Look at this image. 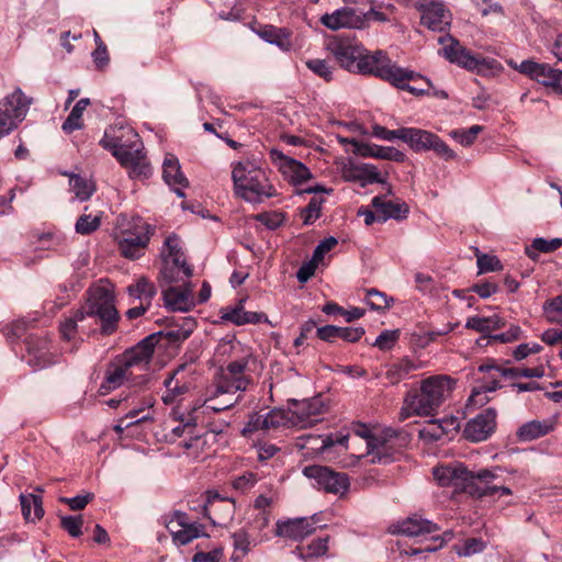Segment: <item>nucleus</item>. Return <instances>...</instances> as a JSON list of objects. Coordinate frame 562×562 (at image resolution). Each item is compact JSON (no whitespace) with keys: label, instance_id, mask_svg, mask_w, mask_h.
Listing matches in <instances>:
<instances>
[{"label":"nucleus","instance_id":"64","mask_svg":"<svg viewBox=\"0 0 562 562\" xmlns=\"http://www.w3.org/2000/svg\"><path fill=\"white\" fill-rule=\"evenodd\" d=\"M306 67L313 71L315 75L325 79L326 81H330L333 79V70L328 63L324 59H310L306 61Z\"/></svg>","mask_w":562,"mask_h":562},{"label":"nucleus","instance_id":"25","mask_svg":"<svg viewBox=\"0 0 562 562\" xmlns=\"http://www.w3.org/2000/svg\"><path fill=\"white\" fill-rule=\"evenodd\" d=\"M157 341L158 338L155 334L147 336L146 338L140 340L135 347L127 350L123 355L122 360L133 371L134 369H138L140 371L146 370L149 360L153 357Z\"/></svg>","mask_w":562,"mask_h":562},{"label":"nucleus","instance_id":"21","mask_svg":"<svg viewBox=\"0 0 562 562\" xmlns=\"http://www.w3.org/2000/svg\"><path fill=\"white\" fill-rule=\"evenodd\" d=\"M422 13L420 23L432 32H445L451 23V14L441 2L423 0L416 4Z\"/></svg>","mask_w":562,"mask_h":562},{"label":"nucleus","instance_id":"48","mask_svg":"<svg viewBox=\"0 0 562 562\" xmlns=\"http://www.w3.org/2000/svg\"><path fill=\"white\" fill-rule=\"evenodd\" d=\"M130 296L147 303L150 306L151 300L157 293L156 286L147 278H139L134 284L127 286Z\"/></svg>","mask_w":562,"mask_h":562},{"label":"nucleus","instance_id":"47","mask_svg":"<svg viewBox=\"0 0 562 562\" xmlns=\"http://www.w3.org/2000/svg\"><path fill=\"white\" fill-rule=\"evenodd\" d=\"M419 367L408 358H403L400 361L392 363L387 367L385 378L391 384H397L406 379L411 372L417 370Z\"/></svg>","mask_w":562,"mask_h":562},{"label":"nucleus","instance_id":"4","mask_svg":"<svg viewBox=\"0 0 562 562\" xmlns=\"http://www.w3.org/2000/svg\"><path fill=\"white\" fill-rule=\"evenodd\" d=\"M125 134L128 137V144L122 143L117 137L111 136L106 131L100 140V145L104 149L110 150L123 167L128 168L131 178H148L150 167L142 151V142L138 135L131 128H128Z\"/></svg>","mask_w":562,"mask_h":562},{"label":"nucleus","instance_id":"33","mask_svg":"<svg viewBox=\"0 0 562 562\" xmlns=\"http://www.w3.org/2000/svg\"><path fill=\"white\" fill-rule=\"evenodd\" d=\"M371 205L376 211L378 222H386L390 218H406L409 211L406 203L393 202L382 196H374L371 201Z\"/></svg>","mask_w":562,"mask_h":562},{"label":"nucleus","instance_id":"55","mask_svg":"<svg viewBox=\"0 0 562 562\" xmlns=\"http://www.w3.org/2000/svg\"><path fill=\"white\" fill-rule=\"evenodd\" d=\"M241 350V344L235 338L222 339L216 347L215 355L220 360L237 356Z\"/></svg>","mask_w":562,"mask_h":562},{"label":"nucleus","instance_id":"2","mask_svg":"<svg viewBox=\"0 0 562 562\" xmlns=\"http://www.w3.org/2000/svg\"><path fill=\"white\" fill-rule=\"evenodd\" d=\"M456 384L457 381L447 374H436L422 380L419 390L405 396L401 417L432 415L451 396Z\"/></svg>","mask_w":562,"mask_h":562},{"label":"nucleus","instance_id":"57","mask_svg":"<svg viewBox=\"0 0 562 562\" xmlns=\"http://www.w3.org/2000/svg\"><path fill=\"white\" fill-rule=\"evenodd\" d=\"M400 338V330L397 329H385L383 330L372 342V346L379 348L382 351L391 350Z\"/></svg>","mask_w":562,"mask_h":562},{"label":"nucleus","instance_id":"9","mask_svg":"<svg viewBox=\"0 0 562 562\" xmlns=\"http://www.w3.org/2000/svg\"><path fill=\"white\" fill-rule=\"evenodd\" d=\"M249 358V355L243 356L231 361L225 368H221L215 381L214 394L235 395L237 392L247 390L250 378L246 375L245 371L248 367Z\"/></svg>","mask_w":562,"mask_h":562},{"label":"nucleus","instance_id":"62","mask_svg":"<svg viewBox=\"0 0 562 562\" xmlns=\"http://www.w3.org/2000/svg\"><path fill=\"white\" fill-rule=\"evenodd\" d=\"M100 217L91 215H81L76 223V232L81 235H88L97 231L100 226Z\"/></svg>","mask_w":562,"mask_h":562},{"label":"nucleus","instance_id":"20","mask_svg":"<svg viewBox=\"0 0 562 562\" xmlns=\"http://www.w3.org/2000/svg\"><path fill=\"white\" fill-rule=\"evenodd\" d=\"M322 25L330 31H338L341 29H364L367 26V15L362 12L350 8L344 7L335 10L331 13H325L319 18Z\"/></svg>","mask_w":562,"mask_h":562},{"label":"nucleus","instance_id":"60","mask_svg":"<svg viewBox=\"0 0 562 562\" xmlns=\"http://www.w3.org/2000/svg\"><path fill=\"white\" fill-rule=\"evenodd\" d=\"M476 265L479 273L499 271L503 268L496 256L485 254H476Z\"/></svg>","mask_w":562,"mask_h":562},{"label":"nucleus","instance_id":"40","mask_svg":"<svg viewBox=\"0 0 562 562\" xmlns=\"http://www.w3.org/2000/svg\"><path fill=\"white\" fill-rule=\"evenodd\" d=\"M438 530L439 528L432 521L413 516L403 520L397 526L396 532L408 537H417L424 533H432Z\"/></svg>","mask_w":562,"mask_h":562},{"label":"nucleus","instance_id":"5","mask_svg":"<svg viewBox=\"0 0 562 562\" xmlns=\"http://www.w3.org/2000/svg\"><path fill=\"white\" fill-rule=\"evenodd\" d=\"M88 300L80 310L88 319L97 318L100 322V330L104 336L112 335L120 319L119 312L114 305V294L109 285H94L88 291Z\"/></svg>","mask_w":562,"mask_h":562},{"label":"nucleus","instance_id":"61","mask_svg":"<svg viewBox=\"0 0 562 562\" xmlns=\"http://www.w3.org/2000/svg\"><path fill=\"white\" fill-rule=\"evenodd\" d=\"M256 221L263 224L269 229H277L284 222V214L282 212H262L255 216Z\"/></svg>","mask_w":562,"mask_h":562},{"label":"nucleus","instance_id":"28","mask_svg":"<svg viewBox=\"0 0 562 562\" xmlns=\"http://www.w3.org/2000/svg\"><path fill=\"white\" fill-rule=\"evenodd\" d=\"M460 420L449 416L441 419H431L419 430V436L430 441L441 440L458 432Z\"/></svg>","mask_w":562,"mask_h":562},{"label":"nucleus","instance_id":"51","mask_svg":"<svg viewBox=\"0 0 562 562\" xmlns=\"http://www.w3.org/2000/svg\"><path fill=\"white\" fill-rule=\"evenodd\" d=\"M69 186L71 192H74L75 196L81 202L89 200L95 191L93 181L77 175L70 176Z\"/></svg>","mask_w":562,"mask_h":562},{"label":"nucleus","instance_id":"17","mask_svg":"<svg viewBox=\"0 0 562 562\" xmlns=\"http://www.w3.org/2000/svg\"><path fill=\"white\" fill-rule=\"evenodd\" d=\"M179 283L181 284L161 283V285H168L162 290L164 304L172 312H189L196 305L193 296V284L190 280H183Z\"/></svg>","mask_w":562,"mask_h":562},{"label":"nucleus","instance_id":"23","mask_svg":"<svg viewBox=\"0 0 562 562\" xmlns=\"http://www.w3.org/2000/svg\"><path fill=\"white\" fill-rule=\"evenodd\" d=\"M316 531L314 517L290 518L286 520H278L276 524V536L290 539L293 541H302L306 537Z\"/></svg>","mask_w":562,"mask_h":562},{"label":"nucleus","instance_id":"13","mask_svg":"<svg viewBox=\"0 0 562 562\" xmlns=\"http://www.w3.org/2000/svg\"><path fill=\"white\" fill-rule=\"evenodd\" d=\"M515 69L557 93L562 91V70L555 69L549 64L528 59L515 66Z\"/></svg>","mask_w":562,"mask_h":562},{"label":"nucleus","instance_id":"30","mask_svg":"<svg viewBox=\"0 0 562 562\" xmlns=\"http://www.w3.org/2000/svg\"><path fill=\"white\" fill-rule=\"evenodd\" d=\"M288 422L285 413L281 409H272L266 414L255 413L249 417L247 425L243 429V434L270 430L284 426Z\"/></svg>","mask_w":562,"mask_h":562},{"label":"nucleus","instance_id":"29","mask_svg":"<svg viewBox=\"0 0 562 562\" xmlns=\"http://www.w3.org/2000/svg\"><path fill=\"white\" fill-rule=\"evenodd\" d=\"M497 479L496 470L472 472V482L469 483L467 493L479 498L495 495L498 493V485L493 482Z\"/></svg>","mask_w":562,"mask_h":562},{"label":"nucleus","instance_id":"15","mask_svg":"<svg viewBox=\"0 0 562 562\" xmlns=\"http://www.w3.org/2000/svg\"><path fill=\"white\" fill-rule=\"evenodd\" d=\"M432 475L440 486L452 487L454 492L467 493L468 485L472 482V471L461 462L436 467Z\"/></svg>","mask_w":562,"mask_h":562},{"label":"nucleus","instance_id":"27","mask_svg":"<svg viewBox=\"0 0 562 562\" xmlns=\"http://www.w3.org/2000/svg\"><path fill=\"white\" fill-rule=\"evenodd\" d=\"M338 140L340 144H351L353 146V153L360 156L390 159L394 161H403L405 158V155L394 147L362 144L356 139H349L341 136L338 137Z\"/></svg>","mask_w":562,"mask_h":562},{"label":"nucleus","instance_id":"56","mask_svg":"<svg viewBox=\"0 0 562 562\" xmlns=\"http://www.w3.org/2000/svg\"><path fill=\"white\" fill-rule=\"evenodd\" d=\"M322 204L323 199L314 196L302 210L301 218L305 225L313 224L321 216Z\"/></svg>","mask_w":562,"mask_h":562},{"label":"nucleus","instance_id":"22","mask_svg":"<svg viewBox=\"0 0 562 562\" xmlns=\"http://www.w3.org/2000/svg\"><path fill=\"white\" fill-rule=\"evenodd\" d=\"M175 543L186 546L192 540L205 536L204 528L198 522H188L187 515L176 513L167 524Z\"/></svg>","mask_w":562,"mask_h":562},{"label":"nucleus","instance_id":"32","mask_svg":"<svg viewBox=\"0 0 562 562\" xmlns=\"http://www.w3.org/2000/svg\"><path fill=\"white\" fill-rule=\"evenodd\" d=\"M355 436L366 440V451L358 457L372 456L371 462H387L390 457L384 453L385 445L378 438L371 436L370 429L363 425L358 424L352 429Z\"/></svg>","mask_w":562,"mask_h":562},{"label":"nucleus","instance_id":"8","mask_svg":"<svg viewBox=\"0 0 562 562\" xmlns=\"http://www.w3.org/2000/svg\"><path fill=\"white\" fill-rule=\"evenodd\" d=\"M32 98L24 94L21 88L0 100V138L9 135L26 117Z\"/></svg>","mask_w":562,"mask_h":562},{"label":"nucleus","instance_id":"39","mask_svg":"<svg viewBox=\"0 0 562 562\" xmlns=\"http://www.w3.org/2000/svg\"><path fill=\"white\" fill-rule=\"evenodd\" d=\"M323 413V405L319 400L304 401L295 406L293 414L296 416V424L301 427H310L318 422V416Z\"/></svg>","mask_w":562,"mask_h":562},{"label":"nucleus","instance_id":"7","mask_svg":"<svg viewBox=\"0 0 562 562\" xmlns=\"http://www.w3.org/2000/svg\"><path fill=\"white\" fill-rule=\"evenodd\" d=\"M162 267L159 280L161 283H178L190 280L192 268L187 263L186 256L176 235L166 238L161 249Z\"/></svg>","mask_w":562,"mask_h":562},{"label":"nucleus","instance_id":"1","mask_svg":"<svg viewBox=\"0 0 562 562\" xmlns=\"http://www.w3.org/2000/svg\"><path fill=\"white\" fill-rule=\"evenodd\" d=\"M356 65L352 72L373 75L416 95L426 93L430 87L428 79L413 70L396 66L382 50L371 54L364 48Z\"/></svg>","mask_w":562,"mask_h":562},{"label":"nucleus","instance_id":"59","mask_svg":"<svg viewBox=\"0 0 562 562\" xmlns=\"http://www.w3.org/2000/svg\"><path fill=\"white\" fill-rule=\"evenodd\" d=\"M259 481L257 473L254 472H245L238 476H236L232 481V486L239 491L240 493H247L250 491Z\"/></svg>","mask_w":562,"mask_h":562},{"label":"nucleus","instance_id":"37","mask_svg":"<svg viewBox=\"0 0 562 562\" xmlns=\"http://www.w3.org/2000/svg\"><path fill=\"white\" fill-rule=\"evenodd\" d=\"M244 300H240L235 307H227L222 311V319L231 322L236 326L246 324H259L268 322V316L265 313L247 312L244 310Z\"/></svg>","mask_w":562,"mask_h":562},{"label":"nucleus","instance_id":"50","mask_svg":"<svg viewBox=\"0 0 562 562\" xmlns=\"http://www.w3.org/2000/svg\"><path fill=\"white\" fill-rule=\"evenodd\" d=\"M89 104L90 100L88 98H82L75 104L68 117L63 123L61 128L65 133L70 134L82 127V114Z\"/></svg>","mask_w":562,"mask_h":562},{"label":"nucleus","instance_id":"45","mask_svg":"<svg viewBox=\"0 0 562 562\" xmlns=\"http://www.w3.org/2000/svg\"><path fill=\"white\" fill-rule=\"evenodd\" d=\"M20 502L22 507V515L25 520L36 521L44 516V508L41 496L35 494H21Z\"/></svg>","mask_w":562,"mask_h":562},{"label":"nucleus","instance_id":"12","mask_svg":"<svg viewBox=\"0 0 562 562\" xmlns=\"http://www.w3.org/2000/svg\"><path fill=\"white\" fill-rule=\"evenodd\" d=\"M479 371L483 373L481 383L472 390L469 401L473 405H484L488 398L487 392H494L501 387V378H510L512 370L509 368L496 366L494 363H485L479 367Z\"/></svg>","mask_w":562,"mask_h":562},{"label":"nucleus","instance_id":"49","mask_svg":"<svg viewBox=\"0 0 562 562\" xmlns=\"http://www.w3.org/2000/svg\"><path fill=\"white\" fill-rule=\"evenodd\" d=\"M552 430V424L550 422L531 420L524 424L517 435L522 441H531L538 439Z\"/></svg>","mask_w":562,"mask_h":562},{"label":"nucleus","instance_id":"26","mask_svg":"<svg viewBox=\"0 0 562 562\" xmlns=\"http://www.w3.org/2000/svg\"><path fill=\"white\" fill-rule=\"evenodd\" d=\"M495 427L496 412L487 408L467 424L464 434L471 441L480 442L486 440L494 432Z\"/></svg>","mask_w":562,"mask_h":562},{"label":"nucleus","instance_id":"43","mask_svg":"<svg viewBox=\"0 0 562 562\" xmlns=\"http://www.w3.org/2000/svg\"><path fill=\"white\" fill-rule=\"evenodd\" d=\"M215 393V384L207 390L206 397L203 403V408L212 412H222L233 407L237 402L239 396L231 395V394H214Z\"/></svg>","mask_w":562,"mask_h":562},{"label":"nucleus","instance_id":"38","mask_svg":"<svg viewBox=\"0 0 562 562\" xmlns=\"http://www.w3.org/2000/svg\"><path fill=\"white\" fill-rule=\"evenodd\" d=\"M271 517V513H251L244 528L250 531V535L254 537V542L261 544L270 539L269 526Z\"/></svg>","mask_w":562,"mask_h":562},{"label":"nucleus","instance_id":"18","mask_svg":"<svg viewBox=\"0 0 562 562\" xmlns=\"http://www.w3.org/2000/svg\"><path fill=\"white\" fill-rule=\"evenodd\" d=\"M439 43L443 45L441 53L450 63H454L469 70L480 71L482 67L487 66L488 61L484 58L480 59L473 56L470 50L463 47L457 40L450 35L439 38Z\"/></svg>","mask_w":562,"mask_h":562},{"label":"nucleus","instance_id":"53","mask_svg":"<svg viewBox=\"0 0 562 562\" xmlns=\"http://www.w3.org/2000/svg\"><path fill=\"white\" fill-rule=\"evenodd\" d=\"M543 311L551 323L562 326V294L546 301Z\"/></svg>","mask_w":562,"mask_h":562},{"label":"nucleus","instance_id":"44","mask_svg":"<svg viewBox=\"0 0 562 562\" xmlns=\"http://www.w3.org/2000/svg\"><path fill=\"white\" fill-rule=\"evenodd\" d=\"M233 547L235 550V554L233 555V560L236 562L237 560L243 559L247 555L252 548L259 546V542H254V537L250 535V531L246 530L244 527L238 529L232 535Z\"/></svg>","mask_w":562,"mask_h":562},{"label":"nucleus","instance_id":"35","mask_svg":"<svg viewBox=\"0 0 562 562\" xmlns=\"http://www.w3.org/2000/svg\"><path fill=\"white\" fill-rule=\"evenodd\" d=\"M184 366H180L177 370L172 371L169 376L164 381L166 387L161 396L166 405H172L182 400L183 395L189 391V384L179 374L183 372Z\"/></svg>","mask_w":562,"mask_h":562},{"label":"nucleus","instance_id":"46","mask_svg":"<svg viewBox=\"0 0 562 562\" xmlns=\"http://www.w3.org/2000/svg\"><path fill=\"white\" fill-rule=\"evenodd\" d=\"M505 322L497 315L472 316L467 319L465 327L475 331L490 335L491 331L504 327Z\"/></svg>","mask_w":562,"mask_h":562},{"label":"nucleus","instance_id":"42","mask_svg":"<svg viewBox=\"0 0 562 562\" xmlns=\"http://www.w3.org/2000/svg\"><path fill=\"white\" fill-rule=\"evenodd\" d=\"M88 321L86 314L78 310L71 316L66 317L59 325V331L63 339L67 341H74L75 345H78L83 339L80 337L79 333V323H83Z\"/></svg>","mask_w":562,"mask_h":562},{"label":"nucleus","instance_id":"11","mask_svg":"<svg viewBox=\"0 0 562 562\" xmlns=\"http://www.w3.org/2000/svg\"><path fill=\"white\" fill-rule=\"evenodd\" d=\"M303 474L314 481V486L326 493L344 495L350 486L349 477L346 473L336 472L328 467L308 465L304 468Z\"/></svg>","mask_w":562,"mask_h":562},{"label":"nucleus","instance_id":"24","mask_svg":"<svg viewBox=\"0 0 562 562\" xmlns=\"http://www.w3.org/2000/svg\"><path fill=\"white\" fill-rule=\"evenodd\" d=\"M340 175L345 181L357 182L362 188L371 183L383 182L376 167L370 164H355L349 160L342 164Z\"/></svg>","mask_w":562,"mask_h":562},{"label":"nucleus","instance_id":"63","mask_svg":"<svg viewBox=\"0 0 562 562\" xmlns=\"http://www.w3.org/2000/svg\"><path fill=\"white\" fill-rule=\"evenodd\" d=\"M83 525L82 516H63L60 518V526L64 530H66L71 537L78 538L81 536Z\"/></svg>","mask_w":562,"mask_h":562},{"label":"nucleus","instance_id":"54","mask_svg":"<svg viewBox=\"0 0 562 562\" xmlns=\"http://www.w3.org/2000/svg\"><path fill=\"white\" fill-rule=\"evenodd\" d=\"M392 299H389L384 292H381L376 289L367 290L366 294V303L373 311H384L390 307V302Z\"/></svg>","mask_w":562,"mask_h":562},{"label":"nucleus","instance_id":"16","mask_svg":"<svg viewBox=\"0 0 562 562\" xmlns=\"http://www.w3.org/2000/svg\"><path fill=\"white\" fill-rule=\"evenodd\" d=\"M148 380L147 374L135 376L134 371L121 359L108 368L100 391L102 394H106L122 386L125 382L130 383L132 386L140 387L146 385Z\"/></svg>","mask_w":562,"mask_h":562},{"label":"nucleus","instance_id":"52","mask_svg":"<svg viewBox=\"0 0 562 562\" xmlns=\"http://www.w3.org/2000/svg\"><path fill=\"white\" fill-rule=\"evenodd\" d=\"M327 543V538H317L313 540L310 544H307L305 548H296L294 553H297V555L303 560L318 558L326 554L328 550Z\"/></svg>","mask_w":562,"mask_h":562},{"label":"nucleus","instance_id":"6","mask_svg":"<svg viewBox=\"0 0 562 562\" xmlns=\"http://www.w3.org/2000/svg\"><path fill=\"white\" fill-rule=\"evenodd\" d=\"M148 224L140 217L121 218L116 228L115 239L121 254L128 259H137L144 255L149 243Z\"/></svg>","mask_w":562,"mask_h":562},{"label":"nucleus","instance_id":"14","mask_svg":"<svg viewBox=\"0 0 562 562\" xmlns=\"http://www.w3.org/2000/svg\"><path fill=\"white\" fill-rule=\"evenodd\" d=\"M327 49L342 68L351 72L364 53V47L360 43L346 36L331 37L327 43Z\"/></svg>","mask_w":562,"mask_h":562},{"label":"nucleus","instance_id":"3","mask_svg":"<svg viewBox=\"0 0 562 562\" xmlns=\"http://www.w3.org/2000/svg\"><path fill=\"white\" fill-rule=\"evenodd\" d=\"M232 180L236 196L251 204H261L278 194L265 171L248 160L233 165Z\"/></svg>","mask_w":562,"mask_h":562},{"label":"nucleus","instance_id":"34","mask_svg":"<svg viewBox=\"0 0 562 562\" xmlns=\"http://www.w3.org/2000/svg\"><path fill=\"white\" fill-rule=\"evenodd\" d=\"M26 346L27 363L34 369H43L55 363L54 356L46 340L30 338Z\"/></svg>","mask_w":562,"mask_h":562},{"label":"nucleus","instance_id":"10","mask_svg":"<svg viewBox=\"0 0 562 562\" xmlns=\"http://www.w3.org/2000/svg\"><path fill=\"white\" fill-rule=\"evenodd\" d=\"M402 142L414 151L434 150L445 160L456 158V153L435 133L417 127H402Z\"/></svg>","mask_w":562,"mask_h":562},{"label":"nucleus","instance_id":"19","mask_svg":"<svg viewBox=\"0 0 562 562\" xmlns=\"http://www.w3.org/2000/svg\"><path fill=\"white\" fill-rule=\"evenodd\" d=\"M269 157L284 179L294 186H300L312 178L310 169L304 164L278 149H271Z\"/></svg>","mask_w":562,"mask_h":562},{"label":"nucleus","instance_id":"31","mask_svg":"<svg viewBox=\"0 0 562 562\" xmlns=\"http://www.w3.org/2000/svg\"><path fill=\"white\" fill-rule=\"evenodd\" d=\"M162 178L179 198L184 196L183 189L189 186V181L181 171L178 158L172 154H167L165 157Z\"/></svg>","mask_w":562,"mask_h":562},{"label":"nucleus","instance_id":"41","mask_svg":"<svg viewBox=\"0 0 562 562\" xmlns=\"http://www.w3.org/2000/svg\"><path fill=\"white\" fill-rule=\"evenodd\" d=\"M348 439H349V434H344L341 431L337 432V434L326 435V436L310 435L306 437V442L303 445V448H310V449L317 450L319 452H324L335 445H340V446L346 447V449H348L349 448L347 446Z\"/></svg>","mask_w":562,"mask_h":562},{"label":"nucleus","instance_id":"36","mask_svg":"<svg viewBox=\"0 0 562 562\" xmlns=\"http://www.w3.org/2000/svg\"><path fill=\"white\" fill-rule=\"evenodd\" d=\"M164 425L166 440L175 442L178 438L182 437L184 432L191 434L195 423L190 415L184 418L178 409H172Z\"/></svg>","mask_w":562,"mask_h":562},{"label":"nucleus","instance_id":"58","mask_svg":"<svg viewBox=\"0 0 562 562\" xmlns=\"http://www.w3.org/2000/svg\"><path fill=\"white\" fill-rule=\"evenodd\" d=\"M195 325V321L192 317H186L183 318V324L178 328L169 329L167 336L172 341H183L192 334Z\"/></svg>","mask_w":562,"mask_h":562}]
</instances>
